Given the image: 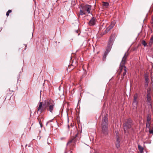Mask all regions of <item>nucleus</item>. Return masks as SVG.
Listing matches in <instances>:
<instances>
[{"instance_id":"nucleus-1","label":"nucleus","mask_w":153,"mask_h":153,"mask_svg":"<svg viewBox=\"0 0 153 153\" xmlns=\"http://www.w3.org/2000/svg\"><path fill=\"white\" fill-rule=\"evenodd\" d=\"M56 103L52 100H47L43 102H40L38 107L37 111H39L40 113L47 109L51 113H53Z\"/></svg>"},{"instance_id":"nucleus-2","label":"nucleus","mask_w":153,"mask_h":153,"mask_svg":"<svg viewBox=\"0 0 153 153\" xmlns=\"http://www.w3.org/2000/svg\"><path fill=\"white\" fill-rule=\"evenodd\" d=\"M78 133H77L74 136L71 137L68 140L66 146L71 148L75 147L76 143L79 142V137L78 136Z\"/></svg>"},{"instance_id":"nucleus-3","label":"nucleus","mask_w":153,"mask_h":153,"mask_svg":"<svg viewBox=\"0 0 153 153\" xmlns=\"http://www.w3.org/2000/svg\"><path fill=\"white\" fill-rule=\"evenodd\" d=\"M108 115L106 114L102 118V132L103 134L106 135L108 131Z\"/></svg>"},{"instance_id":"nucleus-4","label":"nucleus","mask_w":153,"mask_h":153,"mask_svg":"<svg viewBox=\"0 0 153 153\" xmlns=\"http://www.w3.org/2000/svg\"><path fill=\"white\" fill-rule=\"evenodd\" d=\"M128 55V54H127L126 53H125L120 63L119 69V70H120V72H121L122 70L124 69V71L123 74V76L126 74L127 72L126 67L124 66V64Z\"/></svg>"},{"instance_id":"nucleus-5","label":"nucleus","mask_w":153,"mask_h":153,"mask_svg":"<svg viewBox=\"0 0 153 153\" xmlns=\"http://www.w3.org/2000/svg\"><path fill=\"white\" fill-rule=\"evenodd\" d=\"M132 124V120L131 119H128L124 124V129L125 133H128L130 130L132 129L131 125Z\"/></svg>"},{"instance_id":"nucleus-6","label":"nucleus","mask_w":153,"mask_h":153,"mask_svg":"<svg viewBox=\"0 0 153 153\" xmlns=\"http://www.w3.org/2000/svg\"><path fill=\"white\" fill-rule=\"evenodd\" d=\"M115 37V34H111L109 40L108 42V45L106 48L108 49V50H111L112 46Z\"/></svg>"},{"instance_id":"nucleus-7","label":"nucleus","mask_w":153,"mask_h":153,"mask_svg":"<svg viewBox=\"0 0 153 153\" xmlns=\"http://www.w3.org/2000/svg\"><path fill=\"white\" fill-rule=\"evenodd\" d=\"M91 6L90 5H86L82 7V10L85 12H87L88 14L90 13Z\"/></svg>"},{"instance_id":"nucleus-8","label":"nucleus","mask_w":153,"mask_h":153,"mask_svg":"<svg viewBox=\"0 0 153 153\" xmlns=\"http://www.w3.org/2000/svg\"><path fill=\"white\" fill-rule=\"evenodd\" d=\"M97 21L96 19L94 17H92L88 22L89 25L91 26L95 25Z\"/></svg>"},{"instance_id":"nucleus-9","label":"nucleus","mask_w":153,"mask_h":153,"mask_svg":"<svg viewBox=\"0 0 153 153\" xmlns=\"http://www.w3.org/2000/svg\"><path fill=\"white\" fill-rule=\"evenodd\" d=\"M111 50H108V49L106 48L105 53H104L102 59L103 61H105L106 60V56Z\"/></svg>"},{"instance_id":"nucleus-10","label":"nucleus","mask_w":153,"mask_h":153,"mask_svg":"<svg viewBox=\"0 0 153 153\" xmlns=\"http://www.w3.org/2000/svg\"><path fill=\"white\" fill-rule=\"evenodd\" d=\"M114 25V24H111L105 30L106 32H108L112 28H113Z\"/></svg>"},{"instance_id":"nucleus-11","label":"nucleus","mask_w":153,"mask_h":153,"mask_svg":"<svg viewBox=\"0 0 153 153\" xmlns=\"http://www.w3.org/2000/svg\"><path fill=\"white\" fill-rule=\"evenodd\" d=\"M138 97V95L137 94H135L134 96L133 102H138V100L137 98Z\"/></svg>"},{"instance_id":"nucleus-12","label":"nucleus","mask_w":153,"mask_h":153,"mask_svg":"<svg viewBox=\"0 0 153 153\" xmlns=\"http://www.w3.org/2000/svg\"><path fill=\"white\" fill-rule=\"evenodd\" d=\"M138 103V102H133L132 105L133 109H135L137 108Z\"/></svg>"},{"instance_id":"nucleus-13","label":"nucleus","mask_w":153,"mask_h":153,"mask_svg":"<svg viewBox=\"0 0 153 153\" xmlns=\"http://www.w3.org/2000/svg\"><path fill=\"white\" fill-rule=\"evenodd\" d=\"M138 147L140 153H143V148L140 145H138Z\"/></svg>"},{"instance_id":"nucleus-14","label":"nucleus","mask_w":153,"mask_h":153,"mask_svg":"<svg viewBox=\"0 0 153 153\" xmlns=\"http://www.w3.org/2000/svg\"><path fill=\"white\" fill-rule=\"evenodd\" d=\"M147 99L148 101H149L151 100V97L150 96V93L147 91Z\"/></svg>"},{"instance_id":"nucleus-15","label":"nucleus","mask_w":153,"mask_h":153,"mask_svg":"<svg viewBox=\"0 0 153 153\" xmlns=\"http://www.w3.org/2000/svg\"><path fill=\"white\" fill-rule=\"evenodd\" d=\"M151 116L149 114H148L147 116V121H150Z\"/></svg>"},{"instance_id":"nucleus-16","label":"nucleus","mask_w":153,"mask_h":153,"mask_svg":"<svg viewBox=\"0 0 153 153\" xmlns=\"http://www.w3.org/2000/svg\"><path fill=\"white\" fill-rule=\"evenodd\" d=\"M80 15H83L85 14V12L84 10H80L79 12Z\"/></svg>"},{"instance_id":"nucleus-17","label":"nucleus","mask_w":153,"mask_h":153,"mask_svg":"<svg viewBox=\"0 0 153 153\" xmlns=\"http://www.w3.org/2000/svg\"><path fill=\"white\" fill-rule=\"evenodd\" d=\"M116 142L120 143V140L119 139V137L118 135H116Z\"/></svg>"},{"instance_id":"nucleus-18","label":"nucleus","mask_w":153,"mask_h":153,"mask_svg":"<svg viewBox=\"0 0 153 153\" xmlns=\"http://www.w3.org/2000/svg\"><path fill=\"white\" fill-rule=\"evenodd\" d=\"M103 5L106 7H107L109 5V4L107 2H103Z\"/></svg>"},{"instance_id":"nucleus-19","label":"nucleus","mask_w":153,"mask_h":153,"mask_svg":"<svg viewBox=\"0 0 153 153\" xmlns=\"http://www.w3.org/2000/svg\"><path fill=\"white\" fill-rule=\"evenodd\" d=\"M12 12V10H8L6 13V16H8L9 15V13Z\"/></svg>"},{"instance_id":"nucleus-20","label":"nucleus","mask_w":153,"mask_h":153,"mask_svg":"<svg viewBox=\"0 0 153 153\" xmlns=\"http://www.w3.org/2000/svg\"><path fill=\"white\" fill-rule=\"evenodd\" d=\"M115 145H116V147L118 149L120 147V143L116 142Z\"/></svg>"},{"instance_id":"nucleus-21","label":"nucleus","mask_w":153,"mask_h":153,"mask_svg":"<svg viewBox=\"0 0 153 153\" xmlns=\"http://www.w3.org/2000/svg\"><path fill=\"white\" fill-rule=\"evenodd\" d=\"M142 43L145 47L147 45L146 42L144 40L142 41Z\"/></svg>"},{"instance_id":"nucleus-22","label":"nucleus","mask_w":153,"mask_h":153,"mask_svg":"<svg viewBox=\"0 0 153 153\" xmlns=\"http://www.w3.org/2000/svg\"><path fill=\"white\" fill-rule=\"evenodd\" d=\"M148 80H149V79L147 78H145V81H146V82H147V85H148Z\"/></svg>"},{"instance_id":"nucleus-23","label":"nucleus","mask_w":153,"mask_h":153,"mask_svg":"<svg viewBox=\"0 0 153 153\" xmlns=\"http://www.w3.org/2000/svg\"><path fill=\"white\" fill-rule=\"evenodd\" d=\"M150 42L153 43V37H152L150 39Z\"/></svg>"},{"instance_id":"nucleus-24","label":"nucleus","mask_w":153,"mask_h":153,"mask_svg":"<svg viewBox=\"0 0 153 153\" xmlns=\"http://www.w3.org/2000/svg\"><path fill=\"white\" fill-rule=\"evenodd\" d=\"M151 123L150 121H147L146 122V124L147 125H150Z\"/></svg>"},{"instance_id":"nucleus-25","label":"nucleus","mask_w":153,"mask_h":153,"mask_svg":"<svg viewBox=\"0 0 153 153\" xmlns=\"http://www.w3.org/2000/svg\"><path fill=\"white\" fill-rule=\"evenodd\" d=\"M146 128L149 129H150V125H147L146 124Z\"/></svg>"},{"instance_id":"nucleus-26","label":"nucleus","mask_w":153,"mask_h":153,"mask_svg":"<svg viewBox=\"0 0 153 153\" xmlns=\"http://www.w3.org/2000/svg\"><path fill=\"white\" fill-rule=\"evenodd\" d=\"M86 75V74L85 73L83 74L82 75V78L85 77Z\"/></svg>"},{"instance_id":"nucleus-27","label":"nucleus","mask_w":153,"mask_h":153,"mask_svg":"<svg viewBox=\"0 0 153 153\" xmlns=\"http://www.w3.org/2000/svg\"><path fill=\"white\" fill-rule=\"evenodd\" d=\"M149 132L150 134H153V129L150 130L149 131Z\"/></svg>"},{"instance_id":"nucleus-28","label":"nucleus","mask_w":153,"mask_h":153,"mask_svg":"<svg viewBox=\"0 0 153 153\" xmlns=\"http://www.w3.org/2000/svg\"><path fill=\"white\" fill-rule=\"evenodd\" d=\"M152 44H153L152 43L149 42V46H152Z\"/></svg>"},{"instance_id":"nucleus-29","label":"nucleus","mask_w":153,"mask_h":153,"mask_svg":"<svg viewBox=\"0 0 153 153\" xmlns=\"http://www.w3.org/2000/svg\"><path fill=\"white\" fill-rule=\"evenodd\" d=\"M53 120V119L52 120H50L48 122L46 123V125H47L49 123V122H51L52 121V120Z\"/></svg>"},{"instance_id":"nucleus-30","label":"nucleus","mask_w":153,"mask_h":153,"mask_svg":"<svg viewBox=\"0 0 153 153\" xmlns=\"http://www.w3.org/2000/svg\"><path fill=\"white\" fill-rule=\"evenodd\" d=\"M39 124L40 126V127L42 128V123H41V122H40V121L39 122Z\"/></svg>"},{"instance_id":"nucleus-31","label":"nucleus","mask_w":153,"mask_h":153,"mask_svg":"<svg viewBox=\"0 0 153 153\" xmlns=\"http://www.w3.org/2000/svg\"><path fill=\"white\" fill-rule=\"evenodd\" d=\"M151 24H153V25H152V26H153V20H152V19L151 21Z\"/></svg>"},{"instance_id":"nucleus-32","label":"nucleus","mask_w":153,"mask_h":153,"mask_svg":"<svg viewBox=\"0 0 153 153\" xmlns=\"http://www.w3.org/2000/svg\"><path fill=\"white\" fill-rule=\"evenodd\" d=\"M51 141L50 140V142H48V144H51Z\"/></svg>"},{"instance_id":"nucleus-33","label":"nucleus","mask_w":153,"mask_h":153,"mask_svg":"<svg viewBox=\"0 0 153 153\" xmlns=\"http://www.w3.org/2000/svg\"><path fill=\"white\" fill-rule=\"evenodd\" d=\"M152 20H153V15L152 16V19H151Z\"/></svg>"},{"instance_id":"nucleus-34","label":"nucleus","mask_w":153,"mask_h":153,"mask_svg":"<svg viewBox=\"0 0 153 153\" xmlns=\"http://www.w3.org/2000/svg\"><path fill=\"white\" fill-rule=\"evenodd\" d=\"M38 120H39V122L40 121V122H41V120H40L39 119H38Z\"/></svg>"},{"instance_id":"nucleus-35","label":"nucleus","mask_w":153,"mask_h":153,"mask_svg":"<svg viewBox=\"0 0 153 153\" xmlns=\"http://www.w3.org/2000/svg\"><path fill=\"white\" fill-rule=\"evenodd\" d=\"M75 32H76V33H78V31L77 30H76Z\"/></svg>"},{"instance_id":"nucleus-36","label":"nucleus","mask_w":153,"mask_h":153,"mask_svg":"<svg viewBox=\"0 0 153 153\" xmlns=\"http://www.w3.org/2000/svg\"><path fill=\"white\" fill-rule=\"evenodd\" d=\"M145 85H148L147 84V82H145Z\"/></svg>"},{"instance_id":"nucleus-37","label":"nucleus","mask_w":153,"mask_h":153,"mask_svg":"<svg viewBox=\"0 0 153 153\" xmlns=\"http://www.w3.org/2000/svg\"><path fill=\"white\" fill-rule=\"evenodd\" d=\"M50 140V138H48V140Z\"/></svg>"},{"instance_id":"nucleus-38","label":"nucleus","mask_w":153,"mask_h":153,"mask_svg":"<svg viewBox=\"0 0 153 153\" xmlns=\"http://www.w3.org/2000/svg\"><path fill=\"white\" fill-rule=\"evenodd\" d=\"M9 91H10V89H9Z\"/></svg>"},{"instance_id":"nucleus-39","label":"nucleus","mask_w":153,"mask_h":153,"mask_svg":"<svg viewBox=\"0 0 153 153\" xmlns=\"http://www.w3.org/2000/svg\"><path fill=\"white\" fill-rule=\"evenodd\" d=\"M13 90H12V92H13Z\"/></svg>"},{"instance_id":"nucleus-40","label":"nucleus","mask_w":153,"mask_h":153,"mask_svg":"<svg viewBox=\"0 0 153 153\" xmlns=\"http://www.w3.org/2000/svg\"><path fill=\"white\" fill-rule=\"evenodd\" d=\"M32 35H33V33H32Z\"/></svg>"},{"instance_id":"nucleus-41","label":"nucleus","mask_w":153,"mask_h":153,"mask_svg":"<svg viewBox=\"0 0 153 153\" xmlns=\"http://www.w3.org/2000/svg\"><path fill=\"white\" fill-rule=\"evenodd\" d=\"M153 58V57H152Z\"/></svg>"}]
</instances>
